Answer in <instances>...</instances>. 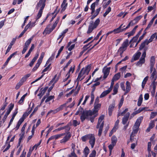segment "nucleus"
Instances as JSON below:
<instances>
[{
	"mask_svg": "<svg viewBox=\"0 0 157 157\" xmlns=\"http://www.w3.org/2000/svg\"><path fill=\"white\" fill-rule=\"evenodd\" d=\"M10 112H8H8H6V113L4 115V116L2 119V121L3 122H4L5 121L8 116L10 114Z\"/></svg>",
	"mask_w": 157,
	"mask_h": 157,
	"instance_id": "58",
	"label": "nucleus"
},
{
	"mask_svg": "<svg viewBox=\"0 0 157 157\" xmlns=\"http://www.w3.org/2000/svg\"><path fill=\"white\" fill-rule=\"evenodd\" d=\"M96 2L92 3L91 5L90 9L91 10V14H93L95 12V7Z\"/></svg>",
	"mask_w": 157,
	"mask_h": 157,
	"instance_id": "34",
	"label": "nucleus"
},
{
	"mask_svg": "<svg viewBox=\"0 0 157 157\" xmlns=\"http://www.w3.org/2000/svg\"><path fill=\"white\" fill-rule=\"evenodd\" d=\"M128 45V39H126L122 43L121 46L127 49V48Z\"/></svg>",
	"mask_w": 157,
	"mask_h": 157,
	"instance_id": "32",
	"label": "nucleus"
},
{
	"mask_svg": "<svg viewBox=\"0 0 157 157\" xmlns=\"http://www.w3.org/2000/svg\"><path fill=\"white\" fill-rule=\"evenodd\" d=\"M46 1V0H39L38 3V5H39L41 4H43L45 5V2Z\"/></svg>",
	"mask_w": 157,
	"mask_h": 157,
	"instance_id": "57",
	"label": "nucleus"
},
{
	"mask_svg": "<svg viewBox=\"0 0 157 157\" xmlns=\"http://www.w3.org/2000/svg\"><path fill=\"white\" fill-rule=\"evenodd\" d=\"M157 115V112H152L151 113L150 119L151 120L154 118Z\"/></svg>",
	"mask_w": 157,
	"mask_h": 157,
	"instance_id": "44",
	"label": "nucleus"
},
{
	"mask_svg": "<svg viewBox=\"0 0 157 157\" xmlns=\"http://www.w3.org/2000/svg\"><path fill=\"white\" fill-rule=\"evenodd\" d=\"M66 2L67 0H63L61 6V8H62L61 12H63L66 10L67 5V3H66Z\"/></svg>",
	"mask_w": 157,
	"mask_h": 157,
	"instance_id": "17",
	"label": "nucleus"
},
{
	"mask_svg": "<svg viewBox=\"0 0 157 157\" xmlns=\"http://www.w3.org/2000/svg\"><path fill=\"white\" fill-rule=\"evenodd\" d=\"M94 108L92 111V114L94 115L98 113V110L101 108V104H94Z\"/></svg>",
	"mask_w": 157,
	"mask_h": 157,
	"instance_id": "8",
	"label": "nucleus"
},
{
	"mask_svg": "<svg viewBox=\"0 0 157 157\" xmlns=\"http://www.w3.org/2000/svg\"><path fill=\"white\" fill-rule=\"evenodd\" d=\"M93 41H94V40H92V41H91L90 42H89L88 44H87L84 45L83 47V50L85 52V51L87 50L89 48V47L90 46H89V47H88V46L90 44H91L93 42Z\"/></svg>",
	"mask_w": 157,
	"mask_h": 157,
	"instance_id": "43",
	"label": "nucleus"
},
{
	"mask_svg": "<svg viewBox=\"0 0 157 157\" xmlns=\"http://www.w3.org/2000/svg\"><path fill=\"white\" fill-rule=\"evenodd\" d=\"M77 157V155L75 153L74 151H73L70 154H68V157Z\"/></svg>",
	"mask_w": 157,
	"mask_h": 157,
	"instance_id": "54",
	"label": "nucleus"
},
{
	"mask_svg": "<svg viewBox=\"0 0 157 157\" xmlns=\"http://www.w3.org/2000/svg\"><path fill=\"white\" fill-rule=\"evenodd\" d=\"M96 152L95 150H93L90 154L89 157H95Z\"/></svg>",
	"mask_w": 157,
	"mask_h": 157,
	"instance_id": "50",
	"label": "nucleus"
},
{
	"mask_svg": "<svg viewBox=\"0 0 157 157\" xmlns=\"http://www.w3.org/2000/svg\"><path fill=\"white\" fill-rule=\"evenodd\" d=\"M126 83V86L125 93H127L130 91L131 89V86L130 83L128 81H127Z\"/></svg>",
	"mask_w": 157,
	"mask_h": 157,
	"instance_id": "23",
	"label": "nucleus"
},
{
	"mask_svg": "<svg viewBox=\"0 0 157 157\" xmlns=\"http://www.w3.org/2000/svg\"><path fill=\"white\" fill-rule=\"evenodd\" d=\"M124 101V98H122L120 100V101L119 105H118V108L119 109H120L121 108V106H122L123 103V101Z\"/></svg>",
	"mask_w": 157,
	"mask_h": 157,
	"instance_id": "52",
	"label": "nucleus"
},
{
	"mask_svg": "<svg viewBox=\"0 0 157 157\" xmlns=\"http://www.w3.org/2000/svg\"><path fill=\"white\" fill-rule=\"evenodd\" d=\"M10 136H8L7 138L6 141V144L4 145L2 147V148L4 149L5 148L6 146V144H8L7 146L6 147L3 151V152H4L6 151H7L10 147L11 146L10 144V141L9 142L8 141L10 139Z\"/></svg>",
	"mask_w": 157,
	"mask_h": 157,
	"instance_id": "10",
	"label": "nucleus"
},
{
	"mask_svg": "<svg viewBox=\"0 0 157 157\" xmlns=\"http://www.w3.org/2000/svg\"><path fill=\"white\" fill-rule=\"evenodd\" d=\"M31 74H28L25 76L23 77L20 81V82L23 84V83L25 82L27 80V78L30 76Z\"/></svg>",
	"mask_w": 157,
	"mask_h": 157,
	"instance_id": "20",
	"label": "nucleus"
},
{
	"mask_svg": "<svg viewBox=\"0 0 157 157\" xmlns=\"http://www.w3.org/2000/svg\"><path fill=\"white\" fill-rule=\"evenodd\" d=\"M142 17V16L141 15H140L136 17L134 19V21H135V22L133 24H135L137 23L138 22V21L141 19Z\"/></svg>",
	"mask_w": 157,
	"mask_h": 157,
	"instance_id": "39",
	"label": "nucleus"
},
{
	"mask_svg": "<svg viewBox=\"0 0 157 157\" xmlns=\"http://www.w3.org/2000/svg\"><path fill=\"white\" fill-rule=\"evenodd\" d=\"M149 77L148 76H146L144 79L142 83V88H144L147 81L148 80Z\"/></svg>",
	"mask_w": 157,
	"mask_h": 157,
	"instance_id": "31",
	"label": "nucleus"
},
{
	"mask_svg": "<svg viewBox=\"0 0 157 157\" xmlns=\"http://www.w3.org/2000/svg\"><path fill=\"white\" fill-rule=\"evenodd\" d=\"M147 32H146V30H145L144 31V33L143 34V35L141 36L139 39V41L140 42L141 40L143 39L144 38V36L146 35Z\"/></svg>",
	"mask_w": 157,
	"mask_h": 157,
	"instance_id": "63",
	"label": "nucleus"
},
{
	"mask_svg": "<svg viewBox=\"0 0 157 157\" xmlns=\"http://www.w3.org/2000/svg\"><path fill=\"white\" fill-rule=\"evenodd\" d=\"M105 116L104 115H101L98 118V121L96 126V128H98L99 125L100 124L102 121L104 119Z\"/></svg>",
	"mask_w": 157,
	"mask_h": 157,
	"instance_id": "19",
	"label": "nucleus"
},
{
	"mask_svg": "<svg viewBox=\"0 0 157 157\" xmlns=\"http://www.w3.org/2000/svg\"><path fill=\"white\" fill-rule=\"evenodd\" d=\"M138 37L137 36H135L133 37V38L130 40L129 43H131V42H136L137 41L138 39Z\"/></svg>",
	"mask_w": 157,
	"mask_h": 157,
	"instance_id": "49",
	"label": "nucleus"
},
{
	"mask_svg": "<svg viewBox=\"0 0 157 157\" xmlns=\"http://www.w3.org/2000/svg\"><path fill=\"white\" fill-rule=\"evenodd\" d=\"M14 106V104H12V103H11L9 105V106H8L9 109L7 111L8 112H8H10V113L11 111V110L13 108Z\"/></svg>",
	"mask_w": 157,
	"mask_h": 157,
	"instance_id": "42",
	"label": "nucleus"
},
{
	"mask_svg": "<svg viewBox=\"0 0 157 157\" xmlns=\"http://www.w3.org/2000/svg\"><path fill=\"white\" fill-rule=\"evenodd\" d=\"M75 66H74V67H71L70 68L68 72L67 73V75H70V73L71 72L72 73L74 71L75 69Z\"/></svg>",
	"mask_w": 157,
	"mask_h": 157,
	"instance_id": "55",
	"label": "nucleus"
},
{
	"mask_svg": "<svg viewBox=\"0 0 157 157\" xmlns=\"http://www.w3.org/2000/svg\"><path fill=\"white\" fill-rule=\"evenodd\" d=\"M141 53L140 52H138L135 53L133 56L132 58L131 59V62L132 63L134 61H136L139 59L140 55Z\"/></svg>",
	"mask_w": 157,
	"mask_h": 157,
	"instance_id": "12",
	"label": "nucleus"
},
{
	"mask_svg": "<svg viewBox=\"0 0 157 157\" xmlns=\"http://www.w3.org/2000/svg\"><path fill=\"white\" fill-rule=\"evenodd\" d=\"M152 86V91L155 93L156 89V84L155 81H153L151 84Z\"/></svg>",
	"mask_w": 157,
	"mask_h": 157,
	"instance_id": "60",
	"label": "nucleus"
},
{
	"mask_svg": "<svg viewBox=\"0 0 157 157\" xmlns=\"http://www.w3.org/2000/svg\"><path fill=\"white\" fill-rule=\"evenodd\" d=\"M145 62V59L140 58L139 60L137 63L136 65L137 66H141Z\"/></svg>",
	"mask_w": 157,
	"mask_h": 157,
	"instance_id": "27",
	"label": "nucleus"
},
{
	"mask_svg": "<svg viewBox=\"0 0 157 157\" xmlns=\"http://www.w3.org/2000/svg\"><path fill=\"white\" fill-rule=\"evenodd\" d=\"M92 114V110H88L83 111L80 116V119L82 122H83L87 118L88 116H91Z\"/></svg>",
	"mask_w": 157,
	"mask_h": 157,
	"instance_id": "4",
	"label": "nucleus"
},
{
	"mask_svg": "<svg viewBox=\"0 0 157 157\" xmlns=\"http://www.w3.org/2000/svg\"><path fill=\"white\" fill-rule=\"evenodd\" d=\"M55 98V96H49L48 97L47 99L45 101V102L46 103H47L50 101L51 100H52L53 99Z\"/></svg>",
	"mask_w": 157,
	"mask_h": 157,
	"instance_id": "48",
	"label": "nucleus"
},
{
	"mask_svg": "<svg viewBox=\"0 0 157 157\" xmlns=\"http://www.w3.org/2000/svg\"><path fill=\"white\" fill-rule=\"evenodd\" d=\"M91 135V134H88L82 136L81 138L82 141L85 142L87 140H89Z\"/></svg>",
	"mask_w": 157,
	"mask_h": 157,
	"instance_id": "25",
	"label": "nucleus"
},
{
	"mask_svg": "<svg viewBox=\"0 0 157 157\" xmlns=\"http://www.w3.org/2000/svg\"><path fill=\"white\" fill-rule=\"evenodd\" d=\"M110 67H104L102 69V72L104 74L103 78L104 79L106 78L109 74Z\"/></svg>",
	"mask_w": 157,
	"mask_h": 157,
	"instance_id": "7",
	"label": "nucleus"
},
{
	"mask_svg": "<svg viewBox=\"0 0 157 157\" xmlns=\"http://www.w3.org/2000/svg\"><path fill=\"white\" fill-rule=\"evenodd\" d=\"M115 145L111 143V144H110L108 146V147H109V151H110V154H111V152L112 151V149H113Z\"/></svg>",
	"mask_w": 157,
	"mask_h": 157,
	"instance_id": "53",
	"label": "nucleus"
},
{
	"mask_svg": "<svg viewBox=\"0 0 157 157\" xmlns=\"http://www.w3.org/2000/svg\"><path fill=\"white\" fill-rule=\"evenodd\" d=\"M63 138L60 140V143L61 144H65L67 141H69L71 136V132L63 133L54 135L55 139L57 140L61 138V136H64Z\"/></svg>",
	"mask_w": 157,
	"mask_h": 157,
	"instance_id": "2",
	"label": "nucleus"
},
{
	"mask_svg": "<svg viewBox=\"0 0 157 157\" xmlns=\"http://www.w3.org/2000/svg\"><path fill=\"white\" fill-rule=\"evenodd\" d=\"M118 87L119 84H118V83H117L114 86L113 90V93L112 94L113 95H114L116 94L117 93Z\"/></svg>",
	"mask_w": 157,
	"mask_h": 157,
	"instance_id": "24",
	"label": "nucleus"
},
{
	"mask_svg": "<svg viewBox=\"0 0 157 157\" xmlns=\"http://www.w3.org/2000/svg\"><path fill=\"white\" fill-rule=\"evenodd\" d=\"M89 149L87 146L86 147L84 148L83 151V153L84 154V155L82 156V157H87L88 155L89 154Z\"/></svg>",
	"mask_w": 157,
	"mask_h": 157,
	"instance_id": "18",
	"label": "nucleus"
},
{
	"mask_svg": "<svg viewBox=\"0 0 157 157\" xmlns=\"http://www.w3.org/2000/svg\"><path fill=\"white\" fill-rule=\"evenodd\" d=\"M41 142V140H40V142L37 144H35L32 147V150H33L35 148H36V149H37V148L39 146Z\"/></svg>",
	"mask_w": 157,
	"mask_h": 157,
	"instance_id": "61",
	"label": "nucleus"
},
{
	"mask_svg": "<svg viewBox=\"0 0 157 157\" xmlns=\"http://www.w3.org/2000/svg\"><path fill=\"white\" fill-rule=\"evenodd\" d=\"M151 142H148L147 144V151L148 152H150L151 151Z\"/></svg>",
	"mask_w": 157,
	"mask_h": 157,
	"instance_id": "64",
	"label": "nucleus"
},
{
	"mask_svg": "<svg viewBox=\"0 0 157 157\" xmlns=\"http://www.w3.org/2000/svg\"><path fill=\"white\" fill-rule=\"evenodd\" d=\"M143 116H140L137 119L134 125L135 128H139L142 121L143 119Z\"/></svg>",
	"mask_w": 157,
	"mask_h": 157,
	"instance_id": "9",
	"label": "nucleus"
},
{
	"mask_svg": "<svg viewBox=\"0 0 157 157\" xmlns=\"http://www.w3.org/2000/svg\"><path fill=\"white\" fill-rule=\"evenodd\" d=\"M130 114V113L129 112H127L124 117H123L122 119V123L123 124L125 125L126 124L128 120Z\"/></svg>",
	"mask_w": 157,
	"mask_h": 157,
	"instance_id": "13",
	"label": "nucleus"
},
{
	"mask_svg": "<svg viewBox=\"0 0 157 157\" xmlns=\"http://www.w3.org/2000/svg\"><path fill=\"white\" fill-rule=\"evenodd\" d=\"M128 111V109L126 108L122 112H118L117 114V117H118L120 116H123L124 115V114H125L126 113H127Z\"/></svg>",
	"mask_w": 157,
	"mask_h": 157,
	"instance_id": "35",
	"label": "nucleus"
},
{
	"mask_svg": "<svg viewBox=\"0 0 157 157\" xmlns=\"http://www.w3.org/2000/svg\"><path fill=\"white\" fill-rule=\"evenodd\" d=\"M126 49V48L121 46L120 47L119 49L118 50L117 52H119L120 56L121 57H122L123 53Z\"/></svg>",
	"mask_w": 157,
	"mask_h": 157,
	"instance_id": "22",
	"label": "nucleus"
},
{
	"mask_svg": "<svg viewBox=\"0 0 157 157\" xmlns=\"http://www.w3.org/2000/svg\"><path fill=\"white\" fill-rule=\"evenodd\" d=\"M115 103H112L109 105L108 108V113L109 116H111L113 110L115 107Z\"/></svg>",
	"mask_w": 157,
	"mask_h": 157,
	"instance_id": "14",
	"label": "nucleus"
},
{
	"mask_svg": "<svg viewBox=\"0 0 157 157\" xmlns=\"http://www.w3.org/2000/svg\"><path fill=\"white\" fill-rule=\"evenodd\" d=\"M72 125V123L71 122H69L67 125L63 127V129H66V128H68V131H70L71 128L70 127Z\"/></svg>",
	"mask_w": 157,
	"mask_h": 157,
	"instance_id": "41",
	"label": "nucleus"
},
{
	"mask_svg": "<svg viewBox=\"0 0 157 157\" xmlns=\"http://www.w3.org/2000/svg\"><path fill=\"white\" fill-rule=\"evenodd\" d=\"M155 126V123L154 121H151L149 124V127L151 129Z\"/></svg>",
	"mask_w": 157,
	"mask_h": 157,
	"instance_id": "62",
	"label": "nucleus"
},
{
	"mask_svg": "<svg viewBox=\"0 0 157 157\" xmlns=\"http://www.w3.org/2000/svg\"><path fill=\"white\" fill-rule=\"evenodd\" d=\"M89 140V143L91 145L92 148H93L94 146L95 141V139L94 135L91 134Z\"/></svg>",
	"mask_w": 157,
	"mask_h": 157,
	"instance_id": "11",
	"label": "nucleus"
},
{
	"mask_svg": "<svg viewBox=\"0 0 157 157\" xmlns=\"http://www.w3.org/2000/svg\"><path fill=\"white\" fill-rule=\"evenodd\" d=\"M50 24H49L48 25L47 27L46 28L43 33V34H44L45 33V34H49L53 31L54 29H52V28L49 29L48 27H50Z\"/></svg>",
	"mask_w": 157,
	"mask_h": 157,
	"instance_id": "16",
	"label": "nucleus"
},
{
	"mask_svg": "<svg viewBox=\"0 0 157 157\" xmlns=\"http://www.w3.org/2000/svg\"><path fill=\"white\" fill-rule=\"evenodd\" d=\"M146 44L147 45V42L145 40L144 42L141 43V45H140L139 48V50H141L144 49L145 48Z\"/></svg>",
	"mask_w": 157,
	"mask_h": 157,
	"instance_id": "37",
	"label": "nucleus"
},
{
	"mask_svg": "<svg viewBox=\"0 0 157 157\" xmlns=\"http://www.w3.org/2000/svg\"><path fill=\"white\" fill-rule=\"evenodd\" d=\"M122 30H121L118 28L117 29H114L113 30V33L114 32V34H117L124 31L123 29H122Z\"/></svg>",
	"mask_w": 157,
	"mask_h": 157,
	"instance_id": "45",
	"label": "nucleus"
},
{
	"mask_svg": "<svg viewBox=\"0 0 157 157\" xmlns=\"http://www.w3.org/2000/svg\"><path fill=\"white\" fill-rule=\"evenodd\" d=\"M145 62V59L140 58L139 60L137 63L136 65L137 66H141Z\"/></svg>",
	"mask_w": 157,
	"mask_h": 157,
	"instance_id": "28",
	"label": "nucleus"
},
{
	"mask_svg": "<svg viewBox=\"0 0 157 157\" xmlns=\"http://www.w3.org/2000/svg\"><path fill=\"white\" fill-rule=\"evenodd\" d=\"M63 138L60 140V143L61 144H65L67 141H69L71 136V132L63 133L54 135L55 139L57 140L61 138V136H64Z\"/></svg>",
	"mask_w": 157,
	"mask_h": 157,
	"instance_id": "1",
	"label": "nucleus"
},
{
	"mask_svg": "<svg viewBox=\"0 0 157 157\" xmlns=\"http://www.w3.org/2000/svg\"><path fill=\"white\" fill-rule=\"evenodd\" d=\"M33 105L34 104H33V105L31 108V109L28 112H25V113L21 117L22 118H23V119H25V118L29 115L32 110V108L33 107Z\"/></svg>",
	"mask_w": 157,
	"mask_h": 157,
	"instance_id": "26",
	"label": "nucleus"
},
{
	"mask_svg": "<svg viewBox=\"0 0 157 157\" xmlns=\"http://www.w3.org/2000/svg\"><path fill=\"white\" fill-rule=\"evenodd\" d=\"M33 37H32L30 38L25 43V45L24 46V48L22 52V54H24L26 50H27L32 40H33Z\"/></svg>",
	"mask_w": 157,
	"mask_h": 157,
	"instance_id": "6",
	"label": "nucleus"
},
{
	"mask_svg": "<svg viewBox=\"0 0 157 157\" xmlns=\"http://www.w3.org/2000/svg\"><path fill=\"white\" fill-rule=\"evenodd\" d=\"M48 88V86L45 87L43 89V88L40 89V92L43 94L44 95L46 92V90Z\"/></svg>",
	"mask_w": 157,
	"mask_h": 157,
	"instance_id": "46",
	"label": "nucleus"
},
{
	"mask_svg": "<svg viewBox=\"0 0 157 157\" xmlns=\"http://www.w3.org/2000/svg\"><path fill=\"white\" fill-rule=\"evenodd\" d=\"M105 35H103V36H102L100 38V39L99 40H98V41L95 44L94 46L92 47L89 50H88L87 51V52H89L90 50H91V49H92V48H93L95 46H96V45H97V44H98L99 43V42L102 39V37H103V36H104Z\"/></svg>",
	"mask_w": 157,
	"mask_h": 157,
	"instance_id": "56",
	"label": "nucleus"
},
{
	"mask_svg": "<svg viewBox=\"0 0 157 157\" xmlns=\"http://www.w3.org/2000/svg\"><path fill=\"white\" fill-rule=\"evenodd\" d=\"M155 63V59L154 56H152L150 60V65L154 66Z\"/></svg>",
	"mask_w": 157,
	"mask_h": 157,
	"instance_id": "36",
	"label": "nucleus"
},
{
	"mask_svg": "<svg viewBox=\"0 0 157 157\" xmlns=\"http://www.w3.org/2000/svg\"><path fill=\"white\" fill-rule=\"evenodd\" d=\"M72 125L74 127H76L77 125H78L80 124V121L78 122L77 120H75L73 121Z\"/></svg>",
	"mask_w": 157,
	"mask_h": 157,
	"instance_id": "47",
	"label": "nucleus"
},
{
	"mask_svg": "<svg viewBox=\"0 0 157 157\" xmlns=\"http://www.w3.org/2000/svg\"><path fill=\"white\" fill-rule=\"evenodd\" d=\"M117 142V139L116 136L113 135L111 138V144L116 145Z\"/></svg>",
	"mask_w": 157,
	"mask_h": 157,
	"instance_id": "33",
	"label": "nucleus"
},
{
	"mask_svg": "<svg viewBox=\"0 0 157 157\" xmlns=\"http://www.w3.org/2000/svg\"><path fill=\"white\" fill-rule=\"evenodd\" d=\"M100 22V20L99 18H98L96 20L94 21V23H93V25L94 26V27L96 28H97L99 25Z\"/></svg>",
	"mask_w": 157,
	"mask_h": 157,
	"instance_id": "40",
	"label": "nucleus"
},
{
	"mask_svg": "<svg viewBox=\"0 0 157 157\" xmlns=\"http://www.w3.org/2000/svg\"><path fill=\"white\" fill-rule=\"evenodd\" d=\"M110 92V91H109V90H107L105 91H104L100 95V98H102L106 95L108 94Z\"/></svg>",
	"mask_w": 157,
	"mask_h": 157,
	"instance_id": "30",
	"label": "nucleus"
},
{
	"mask_svg": "<svg viewBox=\"0 0 157 157\" xmlns=\"http://www.w3.org/2000/svg\"><path fill=\"white\" fill-rule=\"evenodd\" d=\"M145 62V59L140 58L139 60L137 63L136 65L137 66H141Z\"/></svg>",
	"mask_w": 157,
	"mask_h": 157,
	"instance_id": "29",
	"label": "nucleus"
},
{
	"mask_svg": "<svg viewBox=\"0 0 157 157\" xmlns=\"http://www.w3.org/2000/svg\"><path fill=\"white\" fill-rule=\"evenodd\" d=\"M120 77L121 73L120 72H118L114 75L112 80L114 82L115 81H117L119 79Z\"/></svg>",
	"mask_w": 157,
	"mask_h": 157,
	"instance_id": "21",
	"label": "nucleus"
},
{
	"mask_svg": "<svg viewBox=\"0 0 157 157\" xmlns=\"http://www.w3.org/2000/svg\"><path fill=\"white\" fill-rule=\"evenodd\" d=\"M45 6V5L43 4H41L39 5H38V3H37L36 6V7L38 8L39 7H40V9L39 10L37 16L36 17V21H37L41 17L42 14L43 10Z\"/></svg>",
	"mask_w": 157,
	"mask_h": 157,
	"instance_id": "5",
	"label": "nucleus"
},
{
	"mask_svg": "<svg viewBox=\"0 0 157 157\" xmlns=\"http://www.w3.org/2000/svg\"><path fill=\"white\" fill-rule=\"evenodd\" d=\"M63 48L64 46H62L60 47V48L59 49L58 51V53H57V55L56 56V58H57L58 57V56H59L61 52L63 51Z\"/></svg>",
	"mask_w": 157,
	"mask_h": 157,
	"instance_id": "51",
	"label": "nucleus"
},
{
	"mask_svg": "<svg viewBox=\"0 0 157 157\" xmlns=\"http://www.w3.org/2000/svg\"><path fill=\"white\" fill-rule=\"evenodd\" d=\"M111 2V0H109L105 4H103L102 5V6L104 9H105L107 7V6Z\"/></svg>",
	"mask_w": 157,
	"mask_h": 157,
	"instance_id": "59",
	"label": "nucleus"
},
{
	"mask_svg": "<svg viewBox=\"0 0 157 157\" xmlns=\"http://www.w3.org/2000/svg\"><path fill=\"white\" fill-rule=\"evenodd\" d=\"M96 28L93 25V21H91L89 26L88 29L87 31V33L89 34L91 33L94 29Z\"/></svg>",
	"mask_w": 157,
	"mask_h": 157,
	"instance_id": "15",
	"label": "nucleus"
},
{
	"mask_svg": "<svg viewBox=\"0 0 157 157\" xmlns=\"http://www.w3.org/2000/svg\"><path fill=\"white\" fill-rule=\"evenodd\" d=\"M91 65L90 64L87 66L83 68L80 72L78 74V77L76 79V81L78 82V84L80 81V78L83 76V75L86 74V75H88L90 70Z\"/></svg>",
	"mask_w": 157,
	"mask_h": 157,
	"instance_id": "3",
	"label": "nucleus"
},
{
	"mask_svg": "<svg viewBox=\"0 0 157 157\" xmlns=\"http://www.w3.org/2000/svg\"><path fill=\"white\" fill-rule=\"evenodd\" d=\"M111 10V8L110 6L108 7L107 10H106L105 12L103 14V16L104 17H105L106 15L108 14Z\"/></svg>",
	"mask_w": 157,
	"mask_h": 157,
	"instance_id": "38",
	"label": "nucleus"
}]
</instances>
